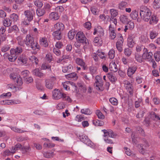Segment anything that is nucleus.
<instances>
[{
	"mask_svg": "<svg viewBox=\"0 0 160 160\" xmlns=\"http://www.w3.org/2000/svg\"><path fill=\"white\" fill-rule=\"evenodd\" d=\"M24 42L25 43L27 47L31 48L33 50L38 49L39 45L34 41V38L31 35L28 34L27 35Z\"/></svg>",
	"mask_w": 160,
	"mask_h": 160,
	"instance_id": "1",
	"label": "nucleus"
},
{
	"mask_svg": "<svg viewBox=\"0 0 160 160\" xmlns=\"http://www.w3.org/2000/svg\"><path fill=\"white\" fill-rule=\"evenodd\" d=\"M140 15L143 20L148 22L150 19L151 12L149 9L144 7L140 9Z\"/></svg>",
	"mask_w": 160,
	"mask_h": 160,
	"instance_id": "2",
	"label": "nucleus"
},
{
	"mask_svg": "<svg viewBox=\"0 0 160 160\" xmlns=\"http://www.w3.org/2000/svg\"><path fill=\"white\" fill-rule=\"evenodd\" d=\"M95 80L94 86L95 89L98 92L103 91L104 88L103 86V82L102 80V77L99 75H97L95 78Z\"/></svg>",
	"mask_w": 160,
	"mask_h": 160,
	"instance_id": "3",
	"label": "nucleus"
},
{
	"mask_svg": "<svg viewBox=\"0 0 160 160\" xmlns=\"http://www.w3.org/2000/svg\"><path fill=\"white\" fill-rule=\"evenodd\" d=\"M136 37V34L133 32L129 35L127 39V46L130 48H132L135 44L134 38Z\"/></svg>",
	"mask_w": 160,
	"mask_h": 160,
	"instance_id": "4",
	"label": "nucleus"
},
{
	"mask_svg": "<svg viewBox=\"0 0 160 160\" xmlns=\"http://www.w3.org/2000/svg\"><path fill=\"white\" fill-rule=\"evenodd\" d=\"M81 141L92 148H95V146L92 142L85 135H82L79 136Z\"/></svg>",
	"mask_w": 160,
	"mask_h": 160,
	"instance_id": "5",
	"label": "nucleus"
},
{
	"mask_svg": "<svg viewBox=\"0 0 160 160\" xmlns=\"http://www.w3.org/2000/svg\"><path fill=\"white\" fill-rule=\"evenodd\" d=\"M76 38L78 42L86 45L88 42V40L86 38L84 33L81 32H78L77 33Z\"/></svg>",
	"mask_w": 160,
	"mask_h": 160,
	"instance_id": "6",
	"label": "nucleus"
},
{
	"mask_svg": "<svg viewBox=\"0 0 160 160\" xmlns=\"http://www.w3.org/2000/svg\"><path fill=\"white\" fill-rule=\"evenodd\" d=\"M124 87L127 92L129 93L130 95L132 96L133 93V88L132 82L128 81L125 80L124 81Z\"/></svg>",
	"mask_w": 160,
	"mask_h": 160,
	"instance_id": "7",
	"label": "nucleus"
},
{
	"mask_svg": "<svg viewBox=\"0 0 160 160\" xmlns=\"http://www.w3.org/2000/svg\"><path fill=\"white\" fill-rule=\"evenodd\" d=\"M56 78L54 77L45 80V86L49 89H52L55 83Z\"/></svg>",
	"mask_w": 160,
	"mask_h": 160,
	"instance_id": "8",
	"label": "nucleus"
},
{
	"mask_svg": "<svg viewBox=\"0 0 160 160\" xmlns=\"http://www.w3.org/2000/svg\"><path fill=\"white\" fill-rule=\"evenodd\" d=\"M52 98L55 100H58L62 98L63 93L60 92L58 89H55L52 91Z\"/></svg>",
	"mask_w": 160,
	"mask_h": 160,
	"instance_id": "9",
	"label": "nucleus"
},
{
	"mask_svg": "<svg viewBox=\"0 0 160 160\" xmlns=\"http://www.w3.org/2000/svg\"><path fill=\"white\" fill-rule=\"evenodd\" d=\"M146 48L144 49V52L142 55V58L148 61H150L152 59V53L151 52H148Z\"/></svg>",
	"mask_w": 160,
	"mask_h": 160,
	"instance_id": "10",
	"label": "nucleus"
},
{
	"mask_svg": "<svg viewBox=\"0 0 160 160\" xmlns=\"http://www.w3.org/2000/svg\"><path fill=\"white\" fill-rule=\"evenodd\" d=\"M24 15L26 18L31 21L33 19L35 12L33 10H26L24 12Z\"/></svg>",
	"mask_w": 160,
	"mask_h": 160,
	"instance_id": "11",
	"label": "nucleus"
},
{
	"mask_svg": "<svg viewBox=\"0 0 160 160\" xmlns=\"http://www.w3.org/2000/svg\"><path fill=\"white\" fill-rule=\"evenodd\" d=\"M96 34L100 38H102L104 34V31L103 28L100 26L98 27L97 28H95L93 34L95 35Z\"/></svg>",
	"mask_w": 160,
	"mask_h": 160,
	"instance_id": "12",
	"label": "nucleus"
},
{
	"mask_svg": "<svg viewBox=\"0 0 160 160\" xmlns=\"http://www.w3.org/2000/svg\"><path fill=\"white\" fill-rule=\"evenodd\" d=\"M10 77L11 79L13 80L15 82H16L18 86H20L22 85L23 82L21 78L19 76H16L13 74H11L10 75Z\"/></svg>",
	"mask_w": 160,
	"mask_h": 160,
	"instance_id": "13",
	"label": "nucleus"
},
{
	"mask_svg": "<svg viewBox=\"0 0 160 160\" xmlns=\"http://www.w3.org/2000/svg\"><path fill=\"white\" fill-rule=\"evenodd\" d=\"M123 39L122 36H120V38L118 40L116 43V47L119 52H122L123 50Z\"/></svg>",
	"mask_w": 160,
	"mask_h": 160,
	"instance_id": "14",
	"label": "nucleus"
},
{
	"mask_svg": "<svg viewBox=\"0 0 160 160\" xmlns=\"http://www.w3.org/2000/svg\"><path fill=\"white\" fill-rule=\"evenodd\" d=\"M102 131L104 133V137L108 136L110 138H115L117 135L116 134L113 133L112 131L110 129L107 130L103 129Z\"/></svg>",
	"mask_w": 160,
	"mask_h": 160,
	"instance_id": "15",
	"label": "nucleus"
},
{
	"mask_svg": "<svg viewBox=\"0 0 160 160\" xmlns=\"http://www.w3.org/2000/svg\"><path fill=\"white\" fill-rule=\"evenodd\" d=\"M76 62L77 64L82 67L84 70L87 69V65L82 59L78 58L76 60Z\"/></svg>",
	"mask_w": 160,
	"mask_h": 160,
	"instance_id": "16",
	"label": "nucleus"
},
{
	"mask_svg": "<svg viewBox=\"0 0 160 160\" xmlns=\"http://www.w3.org/2000/svg\"><path fill=\"white\" fill-rule=\"evenodd\" d=\"M22 51V48L21 46L17 47L15 48H12L10 50V52L12 53L17 56V55L21 53Z\"/></svg>",
	"mask_w": 160,
	"mask_h": 160,
	"instance_id": "17",
	"label": "nucleus"
},
{
	"mask_svg": "<svg viewBox=\"0 0 160 160\" xmlns=\"http://www.w3.org/2000/svg\"><path fill=\"white\" fill-rule=\"evenodd\" d=\"M137 67L135 66H133L129 67L128 70L127 74L129 77H131L136 71Z\"/></svg>",
	"mask_w": 160,
	"mask_h": 160,
	"instance_id": "18",
	"label": "nucleus"
},
{
	"mask_svg": "<svg viewBox=\"0 0 160 160\" xmlns=\"http://www.w3.org/2000/svg\"><path fill=\"white\" fill-rule=\"evenodd\" d=\"M17 62L20 65L25 64L27 62V58L23 56H21L18 58Z\"/></svg>",
	"mask_w": 160,
	"mask_h": 160,
	"instance_id": "19",
	"label": "nucleus"
},
{
	"mask_svg": "<svg viewBox=\"0 0 160 160\" xmlns=\"http://www.w3.org/2000/svg\"><path fill=\"white\" fill-rule=\"evenodd\" d=\"M66 78L68 79H70L72 80H76L78 78L77 77L76 73L75 72H73L65 75Z\"/></svg>",
	"mask_w": 160,
	"mask_h": 160,
	"instance_id": "20",
	"label": "nucleus"
},
{
	"mask_svg": "<svg viewBox=\"0 0 160 160\" xmlns=\"http://www.w3.org/2000/svg\"><path fill=\"white\" fill-rule=\"evenodd\" d=\"M32 73L33 75L40 78L43 77L44 76L43 73L41 72L38 68L33 70L32 71Z\"/></svg>",
	"mask_w": 160,
	"mask_h": 160,
	"instance_id": "21",
	"label": "nucleus"
},
{
	"mask_svg": "<svg viewBox=\"0 0 160 160\" xmlns=\"http://www.w3.org/2000/svg\"><path fill=\"white\" fill-rule=\"evenodd\" d=\"M109 68L111 71L114 72H116L118 70L117 66L115 62H111L109 65Z\"/></svg>",
	"mask_w": 160,
	"mask_h": 160,
	"instance_id": "22",
	"label": "nucleus"
},
{
	"mask_svg": "<svg viewBox=\"0 0 160 160\" xmlns=\"http://www.w3.org/2000/svg\"><path fill=\"white\" fill-rule=\"evenodd\" d=\"M54 28L57 31L63 30L64 27V25L62 23L58 22L54 25Z\"/></svg>",
	"mask_w": 160,
	"mask_h": 160,
	"instance_id": "23",
	"label": "nucleus"
},
{
	"mask_svg": "<svg viewBox=\"0 0 160 160\" xmlns=\"http://www.w3.org/2000/svg\"><path fill=\"white\" fill-rule=\"evenodd\" d=\"M52 35L54 38L57 40L61 39L62 37L61 32L60 31H55L53 32Z\"/></svg>",
	"mask_w": 160,
	"mask_h": 160,
	"instance_id": "24",
	"label": "nucleus"
},
{
	"mask_svg": "<svg viewBox=\"0 0 160 160\" xmlns=\"http://www.w3.org/2000/svg\"><path fill=\"white\" fill-rule=\"evenodd\" d=\"M3 23L5 27H9L11 25L12 21L10 18H6L3 20Z\"/></svg>",
	"mask_w": 160,
	"mask_h": 160,
	"instance_id": "25",
	"label": "nucleus"
},
{
	"mask_svg": "<svg viewBox=\"0 0 160 160\" xmlns=\"http://www.w3.org/2000/svg\"><path fill=\"white\" fill-rule=\"evenodd\" d=\"M149 20H150V24L154 25L156 24L157 23L158 21V19L156 16L153 15L151 16L150 19Z\"/></svg>",
	"mask_w": 160,
	"mask_h": 160,
	"instance_id": "26",
	"label": "nucleus"
},
{
	"mask_svg": "<svg viewBox=\"0 0 160 160\" xmlns=\"http://www.w3.org/2000/svg\"><path fill=\"white\" fill-rule=\"evenodd\" d=\"M146 109L143 108H141L140 111L136 115L138 118H142L144 116V114L146 112Z\"/></svg>",
	"mask_w": 160,
	"mask_h": 160,
	"instance_id": "27",
	"label": "nucleus"
},
{
	"mask_svg": "<svg viewBox=\"0 0 160 160\" xmlns=\"http://www.w3.org/2000/svg\"><path fill=\"white\" fill-rule=\"evenodd\" d=\"M49 18L51 20H56L59 19V16L58 13L53 12L50 14Z\"/></svg>",
	"mask_w": 160,
	"mask_h": 160,
	"instance_id": "28",
	"label": "nucleus"
},
{
	"mask_svg": "<svg viewBox=\"0 0 160 160\" xmlns=\"http://www.w3.org/2000/svg\"><path fill=\"white\" fill-rule=\"evenodd\" d=\"M17 56H16L14 54L10 52V55L8 56V58L9 61L11 62H14L17 59Z\"/></svg>",
	"mask_w": 160,
	"mask_h": 160,
	"instance_id": "29",
	"label": "nucleus"
},
{
	"mask_svg": "<svg viewBox=\"0 0 160 160\" xmlns=\"http://www.w3.org/2000/svg\"><path fill=\"white\" fill-rule=\"evenodd\" d=\"M108 77L109 80L112 82H115L117 80V78L114 74L112 73H110L108 74Z\"/></svg>",
	"mask_w": 160,
	"mask_h": 160,
	"instance_id": "30",
	"label": "nucleus"
},
{
	"mask_svg": "<svg viewBox=\"0 0 160 160\" xmlns=\"http://www.w3.org/2000/svg\"><path fill=\"white\" fill-rule=\"evenodd\" d=\"M72 69V66L71 65L69 64L67 66H64L62 68V72H69Z\"/></svg>",
	"mask_w": 160,
	"mask_h": 160,
	"instance_id": "31",
	"label": "nucleus"
},
{
	"mask_svg": "<svg viewBox=\"0 0 160 160\" xmlns=\"http://www.w3.org/2000/svg\"><path fill=\"white\" fill-rule=\"evenodd\" d=\"M36 12L38 16L41 17L42 16L45 14V10H44V8L40 9L39 8L36 10Z\"/></svg>",
	"mask_w": 160,
	"mask_h": 160,
	"instance_id": "32",
	"label": "nucleus"
},
{
	"mask_svg": "<svg viewBox=\"0 0 160 160\" xmlns=\"http://www.w3.org/2000/svg\"><path fill=\"white\" fill-rule=\"evenodd\" d=\"M31 150V148L29 146H25L21 147V151L23 154H25L27 152H29Z\"/></svg>",
	"mask_w": 160,
	"mask_h": 160,
	"instance_id": "33",
	"label": "nucleus"
},
{
	"mask_svg": "<svg viewBox=\"0 0 160 160\" xmlns=\"http://www.w3.org/2000/svg\"><path fill=\"white\" fill-rule=\"evenodd\" d=\"M22 147V145L21 144L19 143H18L14 146L12 147L11 149L12 151H13L14 153H15L18 150L20 149L21 150Z\"/></svg>",
	"mask_w": 160,
	"mask_h": 160,
	"instance_id": "34",
	"label": "nucleus"
},
{
	"mask_svg": "<svg viewBox=\"0 0 160 160\" xmlns=\"http://www.w3.org/2000/svg\"><path fill=\"white\" fill-rule=\"evenodd\" d=\"M151 118L153 120L156 121H158L160 120V118L154 112H152L150 114Z\"/></svg>",
	"mask_w": 160,
	"mask_h": 160,
	"instance_id": "35",
	"label": "nucleus"
},
{
	"mask_svg": "<svg viewBox=\"0 0 160 160\" xmlns=\"http://www.w3.org/2000/svg\"><path fill=\"white\" fill-rule=\"evenodd\" d=\"M81 112L87 115H90L92 113L90 110L88 108L82 109L81 110Z\"/></svg>",
	"mask_w": 160,
	"mask_h": 160,
	"instance_id": "36",
	"label": "nucleus"
},
{
	"mask_svg": "<svg viewBox=\"0 0 160 160\" xmlns=\"http://www.w3.org/2000/svg\"><path fill=\"white\" fill-rule=\"evenodd\" d=\"M121 21L123 23H127L129 21V20L126 16L122 15L120 17Z\"/></svg>",
	"mask_w": 160,
	"mask_h": 160,
	"instance_id": "37",
	"label": "nucleus"
},
{
	"mask_svg": "<svg viewBox=\"0 0 160 160\" xmlns=\"http://www.w3.org/2000/svg\"><path fill=\"white\" fill-rule=\"evenodd\" d=\"M40 44L44 47H47L48 44L47 39L45 38H42L40 39Z\"/></svg>",
	"mask_w": 160,
	"mask_h": 160,
	"instance_id": "38",
	"label": "nucleus"
},
{
	"mask_svg": "<svg viewBox=\"0 0 160 160\" xmlns=\"http://www.w3.org/2000/svg\"><path fill=\"white\" fill-rule=\"evenodd\" d=\"M153 7L155 9L160 8V0H154L153 2Z\"/></svg>",
	"mask_w": 160,
	"mask_h": 160,
	"instance_id": "39",
	"label": "nucleus"
},
{
	"mask_svg": "<svg viewBox=\"0 0 160 160\" xmlns=\"http://www.w3.org/2000/svg\"><path fill=\"white\" fill-rule=\"evenodd\" d=\"M10 18L12 21L15 22L18 20V16L17 14L13 13L10 15Z\"/></svg>",
	"mask_w": 160,
	"mask_h": 160,
	"instance_id": "40",
	"label": "nucleus"
},
{
	"mask_svg": "<svg viewBox=\"0 0 160 160\" xmlns=\"http://www.w3.org/2000/svg\"><path fill=\"white\" fill-rule=\"evenodd\" d=\"M12 100H3L0 102V104L2 105H9L12 104Z\"/></svg>",
	"mask_w": 160,
	"mask_h": 160,
	"instance_id": "41",
	"label": "nucleus"
},
{
	"mask_svg": "<svg viewBox=\"0 0 160 160\" xmlns=\"http://www.w3.org/2000/svg\"><path fill=\"white\" fill-rule=\"evenodd\" d=\"M14 153L13 151H12L11 149V151L8 149H7L5 151L3 154V155L4 156H9L12 155Z\"/></svg>",
	"mask_w": 160,
	"mask_h": 160,
	"instance_id": "42",
	"label": "nucleus"
},
{
	"mask_svg": "<svg viewBox=\"0 0 160 160\" xmlns=\"http://www.w3.org/2000/svg\"><path fill=\"white\" fill-rule=\"evenodd\" d=\"M76 32L74 30H71L69 31L68 34V36L69 39L70 40L72 39L76 34Z\"/></svg>",
	"mask_w": 160,
	"mask_h": 160,
	"instance_id": "43",
	"label": "nucleus"
},
{
	"mask_svg": "<svg viewBox=\"0 0 160 160\" xmlns=\"http://www.w3.org/2000/svg\"><path fill=\"white\" fill-rule=\"evenodd\" d=\"M89 69L90 73L92 75L96 73L97 72V68L96 67L94 66H91L89 67Z\"/></svg>",
	"mask_w": 160,
	"mask_h": 160,
	"instance_id": "44",
	"label": "nucleus"
},
{
	"mask_svg": "<svg viewBox=\"0 0 160 160\" xmlns=\"http://www.w3.org/2000/svg\"><path fill=\"white\" fill-rule=\"evenodd\" d=\"M143 146L142 144H139L137 145V147L139 149V152L141 154H143L145 153V151L143 148Z\"/></svg>",
	"mask_w": 160,
	"mask_h": 160,
	"instance_id": "45",
	"label": "nucleus"
},
{
	"mask_svg": "<svg viewBox=\"0 0 160 160\" xmlns=\"http://www.w3.org/2000/svg\"><path fill=\"white\" fill-rule=\"evenodd\" d=\"M127 3L125 2H122L119 4V8L121 10H123L127 6Z\"/></svg>",
	"mask_w": 160,
	"mask_h": 160,
	"instance_id": "46",
	"label": "nucleus"
},
{
	"mask_svg": "<svg viewBox=\"0 0 160 160\" xmlns=\"http://www.w3.org/2000/svg\"><path fill=\"white\" fill-rule=\"evenodd\" d=\"M62 98L64 100L67 101L68 102H71L72 101L70 97L67 94L63 93Z\"/></svg>",
	"mask_w": 160,
	"mask_h": 160,
	"instance_id": "47",
	"label": "nucleus"
},
{
	"mask_svg": "<svg viewBox=\"0 0 160 160\" xmlns=\"http://www.w3.org/2000/svg\"><path fill=\"white\" fill-rule=\"evenodd\" d=\"M111 13V18L115 17L118 15V12L117 10L114 9L110 10Z\"/></svg>",
	"mask_w": 160,
	"mask_h": 160,
	"instance_id": "48",
	"label": "nucleus"
},
{
	"mask_svg": "<svg viewBox=\"0 0 160 160\" xmlns=\"http://www.w3.org/2000/svg\"><path fill=\"white\" fill-rule=\"evenodd\" d=\"M34 5L37 7L41 8L43 5V2L40 0H36L34 2Z\"/></svg>",
	"mask_w": 160,
	"mask_h": 160,
	"instance_id": "49",
	"label": "nucleus"
},
{
	"mask_svg": "<svg viewBox=\"0 0 160 160\" xmlns=\"http://www.w3.org/2000/svg\"><path fill=\"white\" fill-rule=\"evenodd\" d=\"M62 85L63 88L66 90L70 89V84L68 81L62 83Z\"/></svg>",
	"mask_w": 160,
	"mask_h": 160,
	"instance_id": "50",
	"label": "nucleus"
},
{
	"mask_svg": "<svg viewBox=\"0 0 160 160\" xmlns=\"http://www.w3.org/2000/svg\"><path fill=\"white\" fill-rule=\"evenodd\" d=\"M96 53L98 56L102 59H103V58H105V53L102 52L101 50H98L97 51Z\"/></svg>",
	"mask_w": 160,
	"mask_h": 160,
	"instance_id": "51",
	"label": "nucleus"
},
{
	"mask_svg": "<svg viewBox=\"0 0 160 160\" xmlns=\"http://www.w3.org/2000/svg\"><path fill=\"white\" fill-rule=\"evenodd\" d=\"M109 101L113 105L117 106L118 104L117 100L115 98H111L109 99Z\"/></svg>",
	"mask_w": 160,
	"mask_h": 160,
	"instance_id": "52",
	"label": "nucleus"
},
{
	"mask_svg": "<svg viewBox=\"0 0 160 160\" xmlns=\"http://www.w3.org/2000/svg\"><path fill=\"white\" fill-rule=\"evenodd\" d=\"M10 128L12 131L18 133H22L25 132L22 130L21 129L18 128L16 127H11Z\"/></svg>",
	"mask_w": 160,
	"mask_h": 160,
	"instance_id": "53",
	"label": "nucleus"
},
{
	"mask_svg": "<svg viewBox=\"0 0 160 160\" xmlns=\"http://www.w3.org/2000/svg\"><path fill=\"white\" fill-rule=\"evenodd\" d=\"M131 17L133 19H136L138 16V14L136 10L132 11L130 15Z\"/></svg>",
	"mask_w": 160,
	"mask_h": 160,
	"instance_id": "54",
	"label": "nucleus"
},
{
	"mask_svg": "<svg viewBox=\"0 0 160 160\" xmlns=\"http://www.w3.org/2000/svg\"><path fill=\"white\" fill-rule=\"evenodd\" d=\"M135 58L136 60L138 62L141 63L142 61V56H141L138 53H136L135 55Z\"/></svg>",
	"mask_w": 160,
	"mask_h": 160,
	"instance_id": "55",
	"label": "nucleus"
},
{
	"mask_svg": "<svg viewBox=\"0 0 160 160\" xmlns=\"http://www.w3.org/2000/svg\"><path fill=\"white\" fill-rule=\"evenodd\" d=\"M158 35V33L156 31H151L149 34L150 38L152 39H154Z\"/></svg>",
	"mask_w": 160,
	"mask_h": 160,
	"instance_id": "56",
	"label": "nucleus"
},
{
	"mask_svg": "<svg viewBox=\"0 0 160 160\" xmlns=\"http://www.w3.org/2000/svg\"><path fill=\"white\" fill-rule=\"evenodd\" d=\"M124 148L125 150V153L127 155H128V156H133V155L134 154H133L131 152V151L130 149L126 147H124Z\"/></svg>",
	"mask_w": 160,
	"mask_h": 160,
	"instance_id": "57",
	"label": "nucleus"
},
{
	"mask_svg": "<svg viewBox=\"0 0 160 160\" xmlns=\"http://www.w3.org/2000/svg\"><path fill=\"white\" fill-rule=\"evenodd\" d=\"M30 22L31 21L25 18L22 22L21 24L22 26H28Z\"/></svg>",
	"mask_w": 160,
	"mask_h": 160,
	"instance_id": "58",
	"label": "nucleus"
},
{
	"mask_svg": "<svg viewBox=\"0 0 160 160\" xmlns=\"http://www.w3.org/2000/svg\"><path fill=\"white\" fill-rule=\"evenodd\" d=\"M108 55L110 59H112L114 57V51L113 49H111L108 53Z\"/></svg>",
	"mask_w": 160,
	"mask_h": 160,
	"instance_id": "59",
	"label": "nucleus"
},
{
	"mask_svg": "<svg viewBox=\"0 0 160 160\" xmlns=\"http://www.w3.org/2000/svg\"><path fill=\"white\" fill-rule=\"evenodd\" d=\"M96 113L98 118L101 119H103L104 118V116L100 110H97Z\"/></svg>",
	"mask_w": 160,
	"mask_h": 160,
	"instance_id": "60",
	"label": "nucleus"
},
{
	"mask_svg": "<svg viewBox=\"0 0 160 160\" xmlns=\"http://www.w3.org/2000/svg\"><path fill=\"white\" fill-rule=\"evenodd\" d=\"M132 51L128 48H126L124 49V54L126 56L129 57V56L131 53Z\"/></svg>",
	"mask_w": 160,
	"mask_h": 160,
	"instance_id": "61",
	"label": "nucleus"
},
{
	"mask_svg": "<svg viewBox=\"0 0 160 160\" xmlns=\"http://www.w3.org/2000/svg\"><path fill=\"white\" fill-rule=\"evenodd\" d=\"M93 123L96 126H101L104 123L102 121L97 120L94 121Z\"/></svg>",
	"mask_w": 160,
	"mask_h": 160,
	"instance_id": "62",
	"label": "nucleus"
},
{
	"mask_svg": "<svg viewBox=\"0 0 160 160\" xmlns=\"http://www.w3.org/2000/svg\"><path fill=\"white\" fill-rule=\"evenodd\" d=\"M41 68L42 69L44 70L47 69H49L51 71V66L50 65L46 64H42V65Z\"/></svg>",
	"mask_w": 160,
	"mask_h": 160,
	"instance_id": "63",
	"label": "nucleus"
},
{
	"mask_svg": "<svg viewBox=\"0 0 160 160\" xmlns=\"http://www.w3.org/2000/svg\"><path fill=\"white\" fill-rule=\"evenodd\" d=\"M65 107V105L62 102L59 103L57 106V108L58 110L63 109Z\"/></svg>",
	"mask_w": 160,
	"mask_h": 160,
	"instance_id": "64",
	"label": "nucleus"
}]
</instances>
